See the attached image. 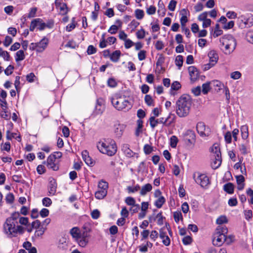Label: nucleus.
<instances>
[{
	"label": "nucleus",
	"mask_w": 253,
	"mask_h": 253,
	"mask_svg": "<svg viewBox=\"0 0 253 253\" xmlns=\"http://www.w3.org/2000/svg\"><path fill=\"white\" fill-rule=\"evenodd\" d=\"M20 216L19 212L12 213L3 224V232L9 238L16 237L18 234L24 232V228L18 224V219Z\"/></svg>",
	"instance_id": "nucleus-1"
},
{
	"label": "nucleus",
	"mask_w": 253,
	"mask_h": 253,
	"mask_svg": "<svg viewBox=\"0 0 253 253\" xmlns=\"http://www.w3.org/2000/svg\"><path fill=\"white\" fill-rule=\"evenodd\" d=\"M192 101L189 95H182L176 101L175 112L180 118L187 117L190 111Z\"/></svg>",
	"instance_id": "nucleus-2"
},
{
	"label": "nucleus",
	"mask_w": 253,
	"mask_h": 253,
	"mask_svg": "<svg viewBox=\"0 0 253 253\" xmlns=\"http://www.w3.org/2000/svg\"><path fill=\"white\" fill-rule=\"evenodd\" d=\"M83 228L84 230L81 231L79 227H74L70 230V233L80 247L84 248L89 242L91 230L84 226Z\"/></svg>",
	"instance_id": "nucleus-3"
},
{
	"label": "nucleus",
	"mask_w": 253,
	"mask_h": 253,
	"mask_svg": "<svg viewBox=\"0 0 253 253\" xmlns=\"http://www.w3.org/2000/svg\"><path fill=\"white\" fill-rule=\"evenodd\" d=\"M98 150L102 154L109 156H114L117 151V146L113 139H104L97 143Z\"/></svg>",
	"instance_id": "nucleus-4"
},
{
	"label": "nucleus",
	"mask_w": 253,
	"mask_h": 253,
	"mask_svg": "<svg viewBox=\"0 0 253 253\" xmlns=\"http://www.w3.org/2000/svg\"><path fill=\"white\" fill-rule=\"evenodd\" d=\"M220 44L224 47L222 49L224 54L229 55L235 49L237 45L236 39L231 35H226L219 39Z\"/></svg>",
	"instance_id": "nucleus-5"
},
{
	"label": "nucleus",
	"mask_w": 253,
	"mask_h": 253,
	"mask_svg": "<svg viewBox=\"0 0 253 253\" xmlns=\"http://www.w3.org/2000/svg\"><path fill=\"white\" fill-rule=\"evenodd\" d=\"M113 106L119 111L128 110L131 107V103L126 97L115 94L111 98Z\"/></svg>",
	"instance_id": "nucleus-6"
},
{
	"label": "nucleus",
	"mask_w": 253,
	"mask_h": 253,
	"mask_svg": "<svg viewBox=\"0 0 253 253\" xmlns=\"http://www.w3.org/2000/svg\"><path fill=\"white\" fill-rule=\"evenodd\" d=\"M228 229L225 225H219L216 229L213 236V244L217 246H221L225 242V236L227 234Z\"/></svg>",
	"instance_id": "nucleus-7"
},
{
	"label": "nucleus",
	"mask_w": 253,
	"mask_h": 253,
	"mask_svg": "<svg viewBox=\"0 0 253 253\" xmlns=\"http://www.w3.org/2000/svg\"><path fill=\"white\" fill-rule=\"evenodd\" d=\"M175 118V115L171 113H170L165 119L164 118L155 119V117H151L149 119L150 125L152 128H154L158 124H162L164 126H169L174 122Z\"/></svg>",
	"instance_id": "nucleus-8"
},
{
	"label": "nucleus",
	"mask_w": 253,
	"mask_h": 253,
	"mask_svg": "<svg viewBox=\"0 0 253 253\" xmlns=\"http://www.w3.org/2000/svg\"><path fill=\"white\" fill-rule=\"evenodd\" d=\"M238 19L243 24L244 27H250L253 25V15L251 14H241L239 13Z\"/></svg>",
	"instance_id": "nucleus-9"
},
{
	"label": "nucleus",
	"mask_w": 253,
	"mask_h": 253,
	"mask_svg": "<svg viewBox=\"0 0 253 253\" xmlns=\"http://www.w3.org/2000/svg\"><path fill=\"white\" fill-rule=\"evenodd\" d=\"M59 161L58 160H56L54 157H53V155H49L46 161H44L43 162L44 164H45L47 167L53 170L56 171L59 169Z\"/></svg>",
	"instance_id": "nucleus-10"
},
{
	"label": "nucleus",
	"mask_w": 253,
	"mask_h": 253,
	"mask_svg": "<svg viewBox=\"0 0 253 253\" xmlns=\"http://www.w3.org/2000/svg\"><path fill=\"white\" fill-rule=\"evenodd\" d=\"M198 175L197 178H195V174L194 175V178L196 182L200 184L202 187H206L210 184L209 177L205 174L198 173Z\"/></svg>",
	"instance_id": "nucleus-11"
},
{
	"label": "nucleus",
	"mask_w": 253,
	"mask_h": 253,
	"mask_svg": "<svg viewBox=\"0 0 253 253\" xmlns=\"http://www.w3.org/2000/svg\"><path fill=\"white\" fill-rule=\"evenodd\" d=\"M126 127V125L121 124L119 122H117L115 123L113 129L114 132L116 137L120 138L122 136Z\"/></svg>",
	"instance_id": "nucleus-12"
},
{
	"label": "nucleus",
	"mask_w": 253,
	"mask_h": 253,
	"mask_svg": "<svg viewBox=\"0 0 253 253\" xmlns=\"http://www.w3.org/2000/svg\"><path fill=\"white\" fill-rule=\"evenodd\" d=\"M105 110V102L103 98H100L96 100V103L94 112L96 115L102 114Z\"/></svg>",
	"instance_id": "nucleus-13"
},
{
	"label": "nucleus",
	"mask_w": 253,
	"mask_h": 253,
	"mask_svg": "<svg viewBox=\"0 0 253 253\" xmlns=\"http://www.w3.org/2000/svg\"><path fill=\"white\" fill-rule=\"evenodd\" d=\"M212 162H211V168L215 169L219 167L222 162L221 156H211Z\"/></svg>",
	"instance_id": "nucleus-14"
},
{
	"label": "nucleus",
	"mask_w": 253,
	"mask_h": 253,
	"mask_svg": "<svg viewBox=\"0 0 253 253\" xmlns=\"http://www.w3.org/2000/svg\"><path fill=\"white\" fill-rule=\"evenodd\" d=\"M48 42V39L44 37L39 42H37L38 49H37V51L39 52L43 51L47 47Z\"/></svg>",
	"instance_id": "nucleus-15"
},
{
	"label": "nucleus",
	"mask_w": 253,
	"mask_h": 253,
	"mask_svg": "<svg viewBox=\"0 0 253 253\" xmlns=\"http://www.w3.org/2000/svg\"><path fill=\"white\" fill-rule=\"evenodd\" d=\"M121 149L127 157H132L135 154V153L130 149L129 145L128 144H123L121 146Z\"/></svg>",
	"instance_id": "nucleus-16"
},
{
	"label": "nucleus",
	"mask_w": 253,
	"mask_h": 253,
	"mask_svg": "<svg viewBox=\"0 0 253 253\" xmlns=\"http://www.w3.org/2000/svg\"><path fill=\"white\" fill-rule=\"evenodd\" d=\"M188 71L191 80L193 82L195 81L199 76V72L197 69L194 66H190L188 68Z\"/></svg>",
	"instance_id": "nucleus-17"
},
{
	"label": "nucleus",
	"mask_w": 253,
	"mask_h": 253,
	"mask_svg": "<svg viewBox=\"0 0 253 253\" xmlns=\"http://www.w3.org/2000/svg\"><path fill=\"white\" fill-rule=\"evenodd\" d=\"M57 189V183L54 179H52L49 182L48 186V195L53 196L55 194Z\"/></svg>",
	"instance_id": "nucleus-18"
},
{
	"label": "nucleus",
	"mask_w": 253,
	"mask_h": 253,
	"mask_svg": "<svg viewBox=\"0 0 253 253\" xmlns=\"http://www.w3.org/2000/svg\"><path fill=\"white\" fill-rule=\"evenodd\" d=\"M82 155L84 161L88 166H92L94 165V161L89 156L87 150L83 151L82 153Z\"/></svg>",
	"instance_id": "nucleus-19"
},
{
	"label": "nucleus",
	"mask_w": 253,
	"mask_h": 253,
	"mask_svg": "<svg viewBox=\"0 0 253 253\" xmlns=\"http://www.w3.org/2000/svg\"><path fill=\"white\" fill-rule=\"evenodd\" d=\"M180 15H181V18L180 19V22L181 27L186 26V23L188 21V18L187 17V10L186 9H182L180 11Z\"/></svg>",
	"instance_id": "nucleus-20"
},
{
	"label": "nucleus",
	"mask_w": 253,
	"mask_h": 253,
	"mask_svg": "<svg viewBox=\"0 0 253 253\" xmlns=\"http://www.w3.org/2000/svg\"><path fill=\"white\" fill-rule=\"evenodd\" d=\"M208 55L210 59V62L212 63V65H215L218 59V55L216 52L213 50H211L208 53Z\"/></svg>",
	"instance_id": "nucleus-21"
},
{
	"label": "nucleus",
	"mask_w": 253,
	"mask_h": 253,
	"mask_svg": "<svg viewBox=\"0 0 253 253\" xmlns=\"http://www.w3.org/2000/svg\"><path fill=\"white\" fill-rule=\"evenodd\" d=\"M121 55V51L119 50H116L110 54V60L113 62H117L119 61Z\"/></svg>",
	"instance_id": "nucleus-22"
},
{
	"label": "nucleus",
	"mask_w": 253,
	"mask_h": 253,
	"mask_svg": "<svg viewBox=\"0 0 253 253\" xmlns=\"http://www.w3.org/2000/svg\"><path fill=\"white\" fill-rule=\"evenodd\" d=\"M152 185L150 183H147L141 187V190L140 191V194L141 196H144L146 195L148 192H150L152 190Z\"/></svg>",
	"instance_id": "nucleus-23"
},
{
	"label": "nucleus",
	"mask_w": 253,
	"mask_h": 253,
	"mask_svg": "<svg viewBox=\"0 0 253 253\" xmlns=\"http://www.w3.org/2000/svg\"><path fill=\"white\" fill-rule=\"evenodd\" d=\"M196 128L198 132L201 136H206V133L205 132L206 126L204 123L199 122L197 125Z\"/></svg>",
	"instance_id": "nucleus-24"
},
{
	"label": "nucleus",
	"mask_w": 253,
	"mask_h": 253,
	"mask_svg": "<svg viewBox=\"0 0 253 253\" xmlns=\"http://www.w3.org/2000/svg\"><path fill=\"white\" fill-rule=\"evenodd\" d=\"M107 194V190H104L101 189H98L97 191L95 193V197L99 200L104 198Z\"/></svg>",
	"instance_id": "nucleus-25"
},
{
	"label": "nucleus",
	"mask_w": 253,
	"mask_h": 253,
	"mask_svg": "<svg viewBox=\"0 0 253 253\" xmlns=\"http://www.w3.org/2000/svg\"><path fill=\"white\" fill-rule=\"evenodd\" d=\"M211 152L212 153V156H221L219 146L217 143L212 145L211 148Z\"/></svg>",
	"instance_id": "nucleus-26"
},
{
	"label": "nucleus",
	"mask_w": 253,
	"mask_h": 253,
	"mask_svg": "<svg viewBox=\"0 0 253 253\" xmlns=\"http://www.w3.org/2000/svg\"><path fill=\"white\" fill-rule=\"evenodd\" d=\"M242 137L244 139H246L249 136L248 126L247 125L241 126L240 128Z\"/></svg>",
	"instance_id": "nucleus-27"
},
{
	"label": "nucleus",
	"mask_w": 253,
	"mask_h": 253,
	"mask_svg": "<svg viewBox=\"0 0 253 253\" xmlns=\"http://www.w3.org/2000/svg\"><path fill=\"white\" fill-rule=\"evenodd\" d=\"M223 189L228 194H232L234 192V185L231 183H226L224 185Z\"/></svg>",
	"instance_id": "nucleus-28"
},
{
	"label": "nucleus",
	"mask_w": 253,
	"mask_h": 253,
	"mask_svg": "<svg viewBox=\"0 0 253 253\" xmlns=\"http://www.w3.org/2000/svg\"><path fill=\"white\" fill-rule=\"evenodd\" d=\"M158 6L159 9L158 10V13L159 15L163 17L166 14V9L165 8V6L163 3L162 2H161V0L159 1Z\"/></svg>",
	"instance_id": "nucleus-29"
},
{
	"label": "nucleus",
	"mask_w": 253,
	"mask_h": 253,
	"mask_svg": "<svg viewBox=\"0 0 253 253\" xmlns=\"http://www.w3.org/2000/svg\"><path fill=\"white\" fill-rule=\"evenodd\" d=\"M165 202V198L163 196H160L156 200L154 205L157 208H161Z\"/></svg>",
	"instance_id": "nucleus-30"
},
{
	"label": "nucleus",
	"mask_w": 253,
	"mask_h": 253,
	"mask_svg": "<svg viewBox=\"0 0 253 253\" xmlns=\"http://www.w3.org/2000/svg\"><path fill=\"white\" fill-rule=\"evenodd\" d=\"M25 58L24 51L19 50L16 53L15 61L18 62L24 60Z\"/></svg>",
	"instance_id": "nucleus-31"
},
{
	"label": "nucleus",
	"mask_w": 253,
	"mask_h": 253,
	"mask_svg": "<svg viewBox=\"0 0 253 253\" xmlns=\"http://www.w3.org/2000/svg\"><path fill=\"white\" fill-rule=\"evenodd\" d=\"M41 21V19L39 18L33 20L31 21V24H30V29H29L31 31H34V30H35L36 27L38 26V22H40Z\"/></svg>",
	"instance_id": "nucleus-32"
},
{
	"label": "nucleus",
	"mask_w": 253,
	"mask_h": 253,
	"mask_svg": "<svg viewBox=\"0 0 253 253\" xmlns=\"http://www.w3.org/2000/svg\"><path fill=\"white\" fill-rule=\"evenodd\" d=\"M173 218L175 222L177 223H178L180 220H183V217L181 211H174L173 212Z\"/></svg>",
	"instance_id": "nucleus-33"
},
{
	"label": "nucleus",
	"mask_w": 253,
	"mask_h": 253,
	"mask_svg": "<svg viewBox=\"0 0 253 253\" xmlns=\"http://www.w3.org/2000/svg\"><path fill=\"white\" fill-rule=\"evenodd\" d=\"M0 57H2L4 60L9 61L10 56L8 52L6 51L3 50L0 47Z\"/></svg>",
	"instance_id": "nucleus-34"
},
{
	"label": "nucleus",
	"mask_w": 253,
	"mask_h": 253,
	"mask_svg": "<svg viewBox=\"0 0 253 253\" xmlns=\"http://www.w3.org/2000/svg\"><path fill=\"white\" fill-rule=\"evenodd\" d=\"M167 231H169V234L171 233V230L169 228L166 229L165 227H163L160 230V237L161 239H163L166 237L167 235Z\"/></svg>",
	"instance_id": "nucleus-35"
},
{
	"label": "nucleus",
	"mask_w": 253,
	"mask_h": 253,
	"mask_svg": "<svg viewBox=\"0 0 253 253\" xmlns=\"http://www.w3.org/2000/svg\"><path fill=\"white\" fill-rule=\"evenodd\" d=\"M108 188V184L103 180H100L98 182V189H101L104 190H107Z\"/></svg>",
	"instance_id": "nucleus-36"
},
{
	"label": "nucleus",
	"mask_w": 253,
	"mask_h": 253,
	"mask_svg": "<svg viewBox=\"0 0 253 253\" xmlns=\"http://www.w3.org/2000/svg\"><path fill=\"white\" fill-rule=\"evenodd\" d=\"M210 89L211 88L210 82H207L202 84V92L204 94H207L210 91Z\"/></svg>",
	"instance_id": "nucleus-37"
},
{
	"label": "nucleus",
	"mask_w": 253,
	"mask_h": 253,
	"mask_svg": "<svg viewBox=\"0 0 253 253\" xmlns=\"http://www.w3.org/2000/svg\"><path fill=\"white\" fill-rule=\"evenodd\" d=\"M107 85L108 86L113 88L117 86L118 83L114 78H110L107 81Z\"/></svg>",
	"instance_id": "nucleus-38"
},
{
	"label": "nucleus",
	"mask_w": 253,
	"mask_h": 253,
	"mask_svg": "<svg viewBox=\"0 0 253 253\" xmlns=\"http://www.w3.org/2000/svg\"><path fill=\"white\" fill-rule=\"evenodd\" d=\"M46 230V227H41L39 229H36L35 232V236L36 237H41Z\"/></svg>",
	"instance_id": "nucleus-39"
},
{
	"label": "nucleus",
	"mask_w": 253,
	"mask_h": 253,
	"mask_svg": "<svg viewBox=\"0 0 253 253\" xmlns=\"http://www.w3.org/2000/svg\"><path fill=\"white\" fill-rule=\"evenodd\" d=\"M165 218V217L162 215V212H160L156 215V220H157V223L158 225H163L164 223V219Z\"/></svg>",
	"instance_id": "nucleus-40"
},
{
	"label": "nucleus",
	"mask_w": 253,
	"mask_h": 253,
	"mask_svg": "<svg viewBox=\"0 0 253 253\" xmlns=\"http://www.w3.org/2000/svg\"><path fill=\"white\" fill-rule=\"evenodd\" d=\"M178 138L175 135H172L170 139V145L172 148H175L176 147L177 142H178Z\"/></svg>",
	"instance_id": "nucleus-41"
},
{
	"label": "nucleus",
	"mask_w": 253,
	"mask_h": 253,
	"mask_svg": "<svg viewBox=\"0 0 253 253\" xmlns=\"http://www.w3.org/2000/svg\"><path fill=\"white\" fill-rule=\"evenodd\" d=\"M144 100L145 103L148 106H154V100L152 97L150 95H146L145 96Z\"/></svg>",
	"instance_id": "nucleus-42"
},
{
	"label": "nucleus",
	"mask_w": 253,
	"mask_h": 253,
	"mask_svg": "<svg viewBox=\"0 0 253 253\" xmlns=\"http://www.w3.org/2000/svg\"><path fill=\"white\" fill-rule=\"evenodd\" d=\"M225 240L224 243L227 245H229L234 242L235 240V236L233 235L227 236V234H225Z\"/></svg>",
	"instance_id": "nucleus-43"
},
{
	"label": "nucleus",
	"mask_w": 253,
	"mask_h": 253,
	"mask_svg": "<svg viewBox=\"0 0 253 253\" xmlns=\"http://www.w3.org/2000/svg\"><path fill=\"white\" fill-rule=\"evenodd\" d=\"M0 116L1 118L5 120H8L10 119V113L7 111V109H6L5 110H1V111L0 113Z\"/></svg>",
	"instance_id": "nucleus-44"
},
{
	"label": "nucleus",
	"mask_w": 253,
	"mask_h": 253,
	"mask_svg": "<svg viewBox=\"0 0 253 253\" xmlns=\"http://www.w3.org/2000/svg\"><path fill=\"white\" fill-rule=\"evenodd\" d=\"M175 64L180 68L183 64V56L182 55H178L175 58Z\"/></svg>",
	"instance_id": "nucleus-45"
},
{
	"label": "nucleus",
	"mask_w": 253,
	"mask_h": 253,
	"mask_svg": "<svg viewBox=\"0 0 253 253\" xmlns=\"http://www.w3.org/2000/svg\"><path fill=\"white\" fill-rule=\"evenodd\" d=\"M125 201V203H126V204L128 206H132L136 204L135 203L136 202H135L134 198L133 197H126V198Z\"/></svg>",
	"instance_id": "nucleus-46"
},
{
	"label": "nucleus",
	"mask_w": 253,
	"mask_h": 253,
	"mask_svg": "<svg viewBox=\"0 0 253 253\" xmlns=\"http://www.w3.org/2000/svg\"><path fill=\"white\" fill-rule=\"evenodd\" d=\"M29 219L28 217H22L20 215L18 219V224L19 223L21 225H27L28 224Z\"/></svg>",
	"instance_id": "nucleus-47"
},
{
	"label": "nucleus",
	"mask_w": 253,
	"mask_h": 253,
	"mask_svg": "<svg viewBox=\"0 0 253 253\" xmlns=\"http://www.w3.org/2000/svg\"><path fill=\"white\" fill-rule=\"evenodd\" d=\"M135 17L137 19H142L144 15V11L139 9H137L135 11Z\"/></svg>",
	"instance_id": "nucleus-48"
},
{
	"label": "nucleus",
	"mask_w": 253,
	"mask_h": 253,
	"mask_svg": "<svg viewBox=\"0 0 253 253\" xmlns=\"http://www.w3.org/2000/svg\"><path fill=\"white\" fill-rule=\"evenodd\" d=\"M228 220L225 216L221 215L217 218L216 222L217 224H223L227 223Z\"/></svg>",
	"instance_id": "nucleus-49"
},
{
	"label": "nucleus",
	"mask_w": 253,
	"mask_h": 253,
	"mask_svg": "<svg viewBox=\"0 0 253 253\" xmlns=\"http://www.w3.org/2000/svg\"><path fill=\"white\" fill-rule=\"evenodd\" d=\"M223 31L222 30L219 29V26L218 24H216L215 28L213 34V37L216 38L222 34Z\"/></svg>",
	"instance_id": "nucleus-50"
},
{
	"label": "nucleus",
	"mask_w": 253,
	"mask_h": 253,
	"mask_svg": "<svg viewBox=\"0 0 253 253\" xmlns=\"http://www.w3.org/2000/svg\"><path fill=\"white\" fill-rule=\"evenodd\" d=\"M143 150L146 155H149L153 151V147L149 144H145L144 146Z\"/></svg>",
	"instance_id": "nucleus-51"
},
{
	"label": "nucleus",
	"mask_w": 253,
	"mask_h": 253,
	"mask_svg": "<svg viewBox=\"0 0 253 253\" xmlns=\"http://www.w3.org/2000/svg\"><path fill=\"white\" fill-rule=\"evenodd\" d=\"M14 200V195L12 193H9L6 195L5 200L8 204H12Z\"/></svg>",
	"instance_id": "nucleus-52"
},
{
	"label": "nucleus",
	"mask_w": 253,
	"mask_h": 253,
	"mask_svg": "<svg viewBox=\"0 0 253 253\" xmlns=\"http://www.w3.org/2000/svg\"><path fill=\"white\" fill-rule=\"evenodd\" d=\"M245 218L248 221L252 219L253 217V211L251 210L244 211Z\"/></svg>",
	"instance_id": "nucleus-53"
},
{
	"label": "nucleus",
	"mask_w": 253,
	"mask_h": 253,
	"mask_svg": "<svg viewBox=\"0 0 253 253\" xmlns=\"http://www.w3.org/2000/svg\"><path fill=\"white\" fill-rule=\"evenodd\" d=\"M12 179L17 183H24L25 181L22 178L21 175H14L12 176Z\"/></svg>",
	"instance_id": "nucleus-54"
},
{
	"label": "nucleus",
	"mask_w": 253,
	"mask_h": 253,
	"mask_svg": "<svg viewBox=\"0 0 253 253\" xmlns=\"http://www.w3.org/2000/svg\"><path fill=\"white\" fill-rule=\"evenodd\" d=\"M242 74L239 71H235L232 72L230 74V77L233 80H238L241 77Z\"/></svg>",
	"instance_id": "nucleus-55"
},
{
	"label": "nucleus",
	"mask_w": 253,
	"mask_h": 253,
	"mask_svg": "<svg viewBox=\"0 0 253 253\" xmlns=\"http://www.w3.org/2000/svg\"><path fill=\"white\" fill-rule=\"evenodd\" d=\"M177 4V1L175 0H171L168 5V9L171 11H174Z\"/></svg>",
	"instance_id": "nucleus-56"
},
{
	"label": "nucleus",
	"mask_w": 253,
	"mask_h": 253,
	"mask_svg": "<svg viewBox=\"0 0 253 253\" xmlns=\"http://www.w3.org/2000/svg\"><path fill=\"white\" fill-rule=\"evenodd\" d=\"M42 203L44 206L48 207L52 204V201L49 198L45 197L42 199Z\"/></svg>",
	"instance_id": "nucleus-57"
},
{
	"label": "nucleus",
	"mask_w": 253,
	"mask_h": 253,
	"mask_svg": "<svg viewBox=\"0 0 253 253\" xmlns=\"http://www.w3.org/2000/svg\"><path fill=\"white\" fill-rule=\"evenodd\" d=\"M225 141L227 143H231L232 141V134L230 131H227L224 134Z\"/></svg>",
	"instance_id": "nucleus-58"
},
{
	"label": "nucleus",
	"mask_w": 253,
	"mask_h": 253,
	"mask_svg": "<svg viewBox=\"0 0 253 253\" xmlns=\"http://www.w3.org/2000/svg\"><path fill=\"white\" fill-rule=\"evenodd\" d=\"M136 35L137 38L138 39H143L145 36V32L143 29H141L140 30H138L136 33Z\"/></svg>",
	"instance_id": "nucleus-59"
},
{
	"label": "nucleus",
	"mask_w": 253,
	"mask_h": 253,
	"mask_svg": "<svg viewBox=\"0 0 253 253\" xmlns=\"http://www.w3.org/2000/svg\"><path fill=\"white\" fill-rule=\"evenodd\" d=\"M59 7H60V11L62 12L63 14H66L68 12L67 5L65 3H61Z\"/></svg>",
	"instance_id": "nucleus-60"
},
{
	"label": "nucleus",
	"mask_w": 253,
	"mask_h": 253,
	"mask_svg": "<svg viewBox=\"0 0 253 253\" xmlns=\"http://www.w3.org/2000/svg\"><path fill=\"white\" fill-rule=\"evenodd\" d=\"M246 38L249 42L253 44V31H249L247 32Z\"/></svg>",
	"instance_id": "nucleus-61"
},
{
	"label": "nucleus",
	"mask_w": 253,
	"mask_h": 253,
	"mask_svg": "<svg viewBox=\"0 0 253 253\" xmlns=\"http://www.w3.org/2000/svg\"><path fill=\"white\" fill-rule=\"evenodd\" d=\"M100 212L97 209L94 210L91 213V217L94 219H98L100 217Z\"/></svg>",
	"instance_id": "nucleus-62"
},
{
	"label": "nucleus",
	"mask_w": 253,
	"mask_h": 253,
	"mask_svg": "<svg viewBox=\"0 0 253 253\" xmlns=\"http://www.w3.org/2000/svg\"><path fill=\"white\" fill-rule=\"evenodd\" d=\"M12 42V39L10 36H6L3 41V45L5 47H8Z\"/></svg>",
	"instance_id": "nucleus-63"
},
{
	"label": "nucleus",
	"mask_w": 253,
	"mask_h": 253,
	"mask_svg": "<svg viewBox=\"0 0 253 253\" xmlns=\"http://www.w3.org/2000/svg\"><path fill=\"white\" fill-rule=\"evenodd\" d=\"M247 194L250 197V199H249V202L252 205H253V190L251 188H249L247 190Z\"/></svg>",
	"instance_id": "nucleus-64"
}]
</instances>
